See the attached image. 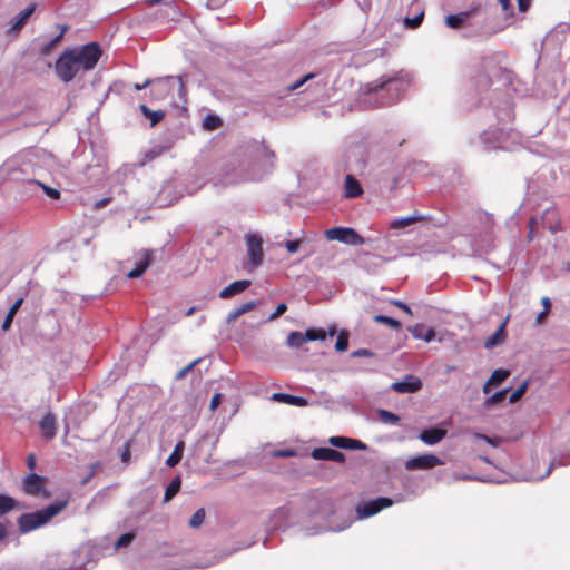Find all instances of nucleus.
<instances>
[{"label":"nucleus","mask_w":570,"mask_h":570,"mask_svg":"<svg viewBox=\"0 0 570 570\" xmlns=\"http://www.w3.org/2000/svg\"><path fill=\"white\" fill-rule=\"evenodd\" d=\"M277 455L278 456H283V458H291V456L295 455V451H293V450H284V451L277 452Z\"/></svg>","instance_id":"0e129e2a"},{"label":"nucleus","mask_w":570,"mask_h":570,"mask_svg":"<svg viewBox=\"0 0 570 570\" xmlns=\"http://www.w3.org/2000/svg\"><path fill=\"white\" fill-rule=\"evenodd\" d=\"M541 302H542V305L544 306V311H549L551 307V302H550L549 297H543L541 299Z\"/></svg>","instance_id":"69168bd1"},{"label":"nucleus","mask_w":570,"mask_h":570,"mask_svg":"<svg viewBox=\"0 0 570 570\" xmlns=\"http://www.w3.org/2000/svg\"><path fill=\"white\" fill-rule=\"evenodd\" d=\"M18 505V502L6 494H0V517L7 514Z\"/></svg>","instance_id":"c85d7f7f"},{"label":"nucleus","mask_w":570,"mask_h":570,"mask_svg":"<svg viewBox=\"0 0 570 570\" xmlns=\"http://www.w3.org/2000/svg\"><path fill=\"white\" fill-rule=\"evenodd\" d=\"M181 485V481L179 476L174 478L170 483L167 485L164 494V501H170L178 492Z\"/></svg>","instance_id":"bb28decb"},{"label":"nucleus","mask_w":570,"mask_h":570,"mask_svg":"<svg viewBox=\"0 0 570 570\" xmlns=\"http://www.w3.org/2000/svg\"><path fill=\"white\" fill-rule=\"evenodd\" d=\"M305 336H306V342L324 340L326 337V333L323 328H309L305 332Z\"/></svg>","instance_id":"e433bc0d"},{"label":"nucleus","mask_w":570,"mask_h":570,"mask_svg":"<svg viewBox=\"0 0 570 570\" xmlns=\"http://www.w3.org/2000/svg\"><path fill=\"white\" fill-rule=\"evenodd\" d=\"M435 337V332L433 328H425L423 334V340L425 342H431Z\"/></svg>","instance_id":"bf43d9fd"},{"label":"nucleus","mask_w":570,"mask_h":570,"mask_svg":"<svg viewBox=\"0 0 570 570\" xmlns=\"http://www.w3.org/2000/svg\"><path fill=\"white\" fill-rule=\"evenodd\" d=\"M306 342L305 333L291 332L287 336V345L291 347H299Z\"/></svg>","instance_id":"2f4dec72"},{"label":"nucleus","mask_w":570,"mask_h":570,"mask_svg":"<svg viewBox=\"0 0 570 570\" xmlns=\"http://www.w3.org/2000/svg\"><path fill=\"white\" fill-rule=\"evenodd\" d=\"M412 335L415 337V338H421L423 340V334H424V331H425V327L424 325L422 324H417L415 325L413 328L410 330Z\"/></svg>","instance_id":"864d4df0"},{"label":"nucleus","mask_w":570,"mask_h":570,"mask_svg":"<svg viewBox=\"0 0 570 570\" xmlns=\"http://www.w3.org/2000/svg\"><path fill=\"white\" fill-rule=\"evenodd\" d=\"M531 0H518V9L520 12H527L530 8Z\"/></svg>","instance_id":"4d7b16f0"},{"label":"nucleus","mask_w":570,"mask_h":570,"mask_svg":"<svg viewBox=\"0 0 570 570\" xmlns=\"http://www.w3.org/2000/svg\"><path fill=\"white\" fill-rule=\"evenodd\" d=\"M8 537V528L4 523L0 522V542Z\"/></svg>","instance_id":"680f3d73"},{"label":"nucleus","mask_w":570,"mask_h":570,"mask_svg":"<svg viewBox=\"0 0 570 570\" xmlns=\"http://www.w3.org/2000/svg\"><path fill=\"white\" fill-rule=\"evenodd\" d=\"M328 240H338L347 245H363L364 238L350 227H334L325 230Z\"/></svg>","instance_id":"20e7f679"},{"label":"nucleus","mask_w":570,"mask_h":570,"mask_svg":"<svg viewBox=\"0 0 570 570\" xmlns=\"http://www.w3.org/2000/svg\"><path fill=\"white\" fill-rule=\"evenodd\" d=\"M377 415H379L380 420L384 423L396 424L400 421V417L396 414H394L387 410H379Z\"/></svg>","instance_id":"c9c22d12"},{"label":"nucleus","mask_w":570,"mask_h":570,"mask_svg":"<svg viewBox=\"0 0 570 570\" xmlns=\"http://www.w3.org/2000/svg\"><path fill=\"white\" fill-rule=\"evenodd\" d=\"M26 463H27L28 469L33 471L36 469V464H37L36 455L33 453L28 454Z\"/></svg>","instance_id":"6e6d98bb"},{"label":"nucleus","mask_w":570,"mask_h":570,"mask_svg":"<svg viewBox=\"0 0 570 570\" xmlns=\"http://www.w3.org/2000/svg\"><path fill=\"white\" fill-rule=\"evenodd\" d=\"M220 402H222V394L220 393L214 394V396L212 397V401H210L209 410L212 412H214L218 407Z\"/></svg>","instance_id":"5fc2aeb1"},{"label":"nucleus","mask_w":570,"mask_h":570,"mask_svg":"<svg viewBox=\"0 0 570 570\" xmlns=\"http://www.w3.org/2000/svg\"><path fill=\"white\" fill-rule=\"evenodd\" d=\"M134 538H135V535L132 533L121 534L116 542V547L117 548L127 547L132 542Z\"/></svg>","instance_id":"37998d69"},{"label":"nucleus","mask_w":570,"mask_h":570,"mask_svg":"<svg viewBox=\"0 0 570 570\" xmlns=\"http://www.w3.org/2000/svg\"><path fill=\"white\" fill-rule=\"evenodd\" d=\"M410 81L402 71L393 75H383L362 88L363 104L377 108L387 107L397 102L407 90Z\"/></svg>","instance_id":"f257e3e1"},{"label":"nucleus","mask_w":570,"mask_h":570,"mask_svg":"<svg viewBox=\"0 0 570 570\" xmlns=\"http://www.w3.org/2000/svg\"><path fill=\"white\" fill-rule=\"evenodd\" d=\"M299 245H301V240L294 239V240H287L285 244V247L291 254H294L298 250Z\"/></svg>","instance_id":"8fccbe9b"},{"label":"nucleus","mask_w":570,"mask_h":570,"mask_svg":"<svg viewBox=\"0 0 570 570\" xmlns=\"http://www.w3.org/2000/svg\"><path fill=\"white\" fill-rule=\"evenodd\" d=\"M153 83V80L150 79H147L144 83H135L134 85V89L139 91V90H142L145 89L146 87L150 86Z\"/></svg>","instance_id":"e2e57ef3"},{"label":"nucleus","mask_w":570,"mask_h":570,"mask_svg":"<svg viewBox=\"0 0 570 570\" xmlns=\"http://www.w3.org/2000/svg\"><path fill=\"white\" fill-rule=\"evenodd\" d=\"M391 387L397 393H414L422 387V382L420 379L409 375L404 381L394 382Z\"/></svg>","instance_id":"f8f14e48"},{"label":"nucleus","mask_w":570,"mask_h":570,"mask_svg":"<svg viewBox=\"0 0 570 570\" xmlns=\"http://www.w3.org/2000/svg\"><path fill=\"white\" fill-rule=\"evenodd\" d=\"M170 79H173V77L158 78L156 80H153V87L150 89L151 99L160 100L167 98L170 95Z\"/></svg>","instance_id":"9d476101"},{"label":"nucleus","mask_w":570,"mask_h":570,"mask_svg":"<svg viewBox=\"0 0 570 570\" xmlns=\"http://www.w3.org/2000/svg\"><path fill=\"white\" fill-rule=\"evenodd\" d=\"M478 219L480 224L482 225V228L487 235H491L492 228L494 226V218L492 215L485 213V212H479L478 213Z\"/></svg>","instance_id":"cd10ccee"},{"label":"nucleus","mask_w":570,"mask_h":570,"mask_svg":"<svg viewBox=\"0 0 570 570\" xmlns=\"http://www.w3.org/2000/svg\"><path fill=\"white\" fill-rule=\"evenodd\" d=\"M45 191V194L49 197H51L52 199H59L60 198V191L56 188H52V187H49L47 185H43L42 183L40 181H36Z\"/></svg>","instance_id":"79ce46f5"},{"label":"nucleus","mask_w":570,"mask_h":570,"mask_svg":"<svg viewBox=\"0 0 570 570\" xmlns=\"http://www.w3.org/2000/svg\"><path fill=\"white\" fill-rule=\"evenodd\" d=\"M508 321H509V317H507L503 323L498 327V330L487 338L485 343H484V346L487 348H491V347H494L501 343L504 342L505 337H507V333H505V326L508 324Z\"/></svg>","instance_id":"aec40b11"},{"label":"nucleus","mask_w":570,"mask_h":570,"mask_svg":"<svg viewBox=\"0 0 570 570\" xmlns=\"http://www.w3.org/2000/svg\"><path fill=\"white\" fill-rule=\"evenodd\" d=\"M507 393H508V390H501V391L495 392L492 396H490L485 400V405L490 406V405H493V404L504 401V399L507 397Z\"/></svg>","instance_id":"ea45409f"},{"label":"nucleus","mask_w":570,"mask_h":570,"mask_svg":"<svg viewBox=\"0 0 570 570\" xmlns=\"http://www.w3.org/2000/svg\"><path fill=\"white\" fill-rule=\"evenodd\" d=\"M312 458L322 461L345 462V454L331 448H316L312 451Z\"/></svg>","instance_id":"1a4fd4ad"},{"label":"nucleus","mask_w":570,"mask_h":570,"mask_svg":"<svg viewBox=\"0 0 570 570\" xmlns=\"http://www.w3.org/2000/svg\"><path fill=\"white\" fill-rule=\"evenodd\" d=\"M36 8H37V4L36 3H31L24 10H22L19 14H17L12 19V24H11V27L9 29V32L10 33H16V35L19 33L22 30V28L24 27V24L27 23L28 19L35 12Z\"/></svg>","instance_id":"ddd939ff"},{"label":"nucleus","mask_w":570,"mask_h":570,"mask_svg":"<svg viewBox=\"0 0 570 570\" xmlns=\"http://www.w3.org/2000/svg\"><path fill=\"white\" fill-rule=\"evenodd\" d=\"M23 299L22 298H19L17 299L13 305L9 308L6 317H4V321L2 323V330L3 331H8L12 324V321L14 318V315L17 314L18 309L20 308L21 304H22Z\"/></svg>","instance_id":"a878e982"},{"label":"nucleus","mask_w":570,"mask_h":570,"mask_svg":"<svg viewBox=\"0 0 570 570\" xmlns=\"http://www.w3.org/2000/svg\"><path fill=\"white\" fill-rule=\"evenodd\" d=\"M247 249L249 261L254 266H258L263 259V240L257 235L247 237Z\"/></svg>","instance_id":"6e6552de"},{"label":"nucleus","mask_w":570,"mask_h":570,"mask_svg":"<svg viewBox=\"0 0 570 570\" xmlns=\"http://www.w3.org/2000/svg\"><path fill=\"white\" fill-rule=\"evenodd\" d=\"M242 316L238 307H236L235 309L230 311L226 317V323L227 324H233L235 323L239 317Z\"/></svg>","instance_id":"3c124183"},{"label":"nucleus","mask_w":570,"mask_h":570,"mask_svg":"<svg viewBox=\"0 0 570 570\" xmlns=\"http://www.w3.org/2000/svg\"><path fill=\"white\" fill-rule=\"evenodd\" d=\"M482 9L481 3H473L469 9L461 11L462 13H466V20L471 17L478 14Z\"/></svg>","instance_id":"49530a36"},{"label":"nucleus","mask_w":570,"mask_h":570,"mask_svg":"<svg viewBox=\"0 0 570 570\" xmlns=\"http://www.w3.org/2000/svg\"><path fill=\"white\" fill-rule=\"evenodd\" d=\"M47 478L37 473H29L22 480V491L29 495H42L49 498L50 492L46 490Z\"/></svg>","instance_id":"39448f33"},{"label":"nucleus","mask_w":570,"mask_h":570,"mask_svg":"<svg viewBox=\"0 0 570 570\" xmlns=\"http://www.w3.org/2000/svg\"><path fill=\"white\" fill-rule=\"evenodd\" d=\"M206 511L204 508H199L190 518L189 525L191 528H199L205 520Z\"/></svg>","instance_id":"f704fd0d"},{"label":"nucleus","mask_w":570,"mask_h":570,"mask_svg":"<svg viewBox=\"0 0 570 570\" xmlns=\"http://www.w3.org/2000/svg\"><path fill=\"white\" fill-rule=\"evenodd\" d=\"M425 219H426V217L423 216L421 213L414 212L410 216L393 219L390 223V228L391 229H402V228H405V227H407L410 225H413L415 223L423 222Z\"/></svg>","instance_id":"a211bd4d"},{"label":"nucleus","mask_w":570,"mask_h":570,"mask_svg":"<svg viewBox=\"0 0 570 570\" xmlns=\"http://www.w3.org/2000/svg\"><path fill=\"white\" fill-rule=\"evenodd\" d=\"M272 400L276 401V402L294 405V406H306L308 403L307 400L304 397L295 396V395L286 394V393H274L272 395Z\"/></svg>","instance_id":"412c9836"},{"label":"nucleus","mask_w":570,"mask_h":570,"mask_svg":"<svg viewBox=\"0 0 570 570\" xmlns=\"http://www.w3.org/2000/svg\"><path fill=\"white\" fill-rule=\"evenodd\" d=\"M466 21V13L459 12L445 17V24L451 29H460Z\"/></svg>","instance_id":"393cba45"},{"label":"nucleus","mask_w":570,"mask_h":570,"mask_svg":"<svg viewBox=\"0 0 570 570\" xmlns=\"http://www.w3.org/2000/svg\"><path fill=\"white\" fill-rule=\"evenodd\" d=\"M442 464H443V461L439 456H436L432 453H428V454H422V455H417V456L409 459L405 462V469L410 470V471L429 470V469H432V468H435V466H439Z\"/></svg>","instance_id":"423d86ee"},{"label":"nucleus","mask_w":570,"mask_h":570,"mask_svg":"<svg viewBox=\"0 0 570 570\" xmlns=\"http://www.w3.org/2000/svg\"><path fill=\"white\" fill-rule=\"evenodd\" d=\"M528 382H523L519 387H517L509 396L510 403L518 402L527 392Z\"/></svg>","instance_id":"4c0bfd02"},{"label":"nucleus","mask_w":570,"mask_h":570,"mask_svg":"<svg viewBox=\"0 0 570 570\" xmlns=\"http://www.w3.org/2000/svg\"><path fill=\"white\" fill-rule=\"evenodd\" d=\"M373 320L375 323L385 324L389 327L396 330V331L401 330V327H402V324L400 321H397L393 317H390V316L379 314V315H375L373 317Z\"/></svg>","instance_id":"7c9ffc66"},{"label":"nucleus","mask_w":570,"mask_h":570,"mask_svg":"<svg viewBox=\"0 0 570 570\" xmlns=\"http://www.w3.org/2000/svg\"><path fill=\"white\" fill-rule=\"evenodd\" d=\"M41 435L47 439L51 440L56 436L57 433V423L55 415L49 412L47 413L42 420L39 423Z\"/></svg>","instance_id":"2eb2a0df"},{"label":"nucleus","mask_w":570,"mask_h":570,"mask_svg":"<svg viewBox=\"0 0 570 570\" xmlns=\"http://www.w3.org/2000/svg\"><path fill=\"white\" fill-rule=\"evenodd\" d=\"M250 284L252 282L249 279H240L233 282L232 284H229L219 292V297L223 299L230 298L236 294H239L247 289L250 286Z\"/></svg>","instance_id":"f3484780"},{"label":"nucleus","mask_w":570,"mask_h":570,"mask_svg":"<svg viewBox=\"0 0 570 570\" xmlns=\"http://www.w3.org/2000/svg\"><path fill=\"white\" fill-rule=\"evenodd\" d=\"M265 154L269 158H275V153L268 148H265Z\"/></svg>","instance_id":"774afa93"},{"label":"nucleus","mask_w":570,"mask_h":570,"mask_svg":"<svg viewBox=\"0 0 570 570\" xmlns=\"http://www.w3.org/2000/svg\"><path fill=\"white\" fill-rule=\"evenodd\" d=\"M549 313V311H543L541 312L538 316H537V323L538 324H541L543 322V320L546 318L547 314Z\"/></svg>","instance_id":"338daca9"},{"label":"nucleus","mask_w":570,"mask_h":570,"mask_svg":"<svg viewBox=\"0 0 570 570\" xmlns=\"http://www.w3.org/2000/svg\"><path fill=\"white\" fill-rule=\"evenodd\" d=\"M139 109L141 114L150 120L151 126H156L165 118V111L163 110H151L146 105H140Z\"/></svg>","instance_id":"b1692460"},{"label":"nucleus","mask_w":570,"mask_h":570,"mask_svg":"<svg viewBox=\"0 0 570 570\" xmlns=\"http://www.w3.org/2000/svg\"><path fill=\"white\" fill-rule=\"evenodd\" d=\"M446 435V430L442 428H432L423 430L420 433V440L428 444V445H434L442 441Z\"/></svg>","instance_id":"dca6fc26"},{"label":"nucleus","mask_w":570,"mask_h":570,"mask_svg":"<svg viewBox=\"0 0 570 570\" xmlns=\"http://www.w3.org/2000/svg\"><path fill=\"white\" fill-rule=\"evenodd\" d=\"M363 194V188L358 180L352 175H347L344 181V197L356 198Z\"/></svg>","instance_id":"6ab92c4d"},{"label":"nucleus","mask_w":570,"mask_h":570,"mask_svg":"<svg viewBox=\"0 0 570 570\" xmlns=\"http://www.w3.org/2000/svg\"><path fill=\"white\" fill-rule=\"evenodd\" d=\"M393 304L395 306H397L399 308H401L402 311H404L406 314L412 315V309L405 303H403L401 301H394Z\"/></svg>","instance_id":"13d9d810"},{"label":"nucleus","mask_w":570,"mask_h":570,"mask_svg":"<svg viewBox=\"0 0 570 570\" xmlns=\"http://www.w3.org/2000/svg\"><path fill=\"white\" fill-rule=\"evenodd\" d=\"M509 370L498 368L493 371L491 376L488 380V384H493V386L500 385L502 382H504L510 376Z\"/></svg>","instance_id":"c756f323"},{"label":"nucleus","mask_w":570,"mask_h":570,"mask_svg":"<svg viewBox=\"0 0 570 570\" xmlns=\"http://www.w3.org/2000/svg\"><path fill=\"white\" fill-rule=\"evenodd\" d=\"M393 504V501L389 498H377L363 505H357L356 512L361 519L372 517L379 513L382 509L389 508Z\"/></svg>","instance_id":"0eeeda50"},{"label":"nucleus","mask_w":570,"mask_h":570,"mask_svg":"<svg viewBox=\"0 0 570 570\" xmlns=\"http://www.w3.org/2000/svg\"><path fill=\"white\" fill-rule=\"evenodd\" d=\"M314 78V73H308L306 76H304L303 78H301L299 80L295 81L294 83H292L289 87H288V90L293 91V90H296L298 89L299 87H302L307 80Z\"/></svg>","instance_id":"de8ad7c7"},{"label":"nucleus","mask_w":570,"mask_h":570,"mask_svg":"<svg viewBox=\"0 0 570 570\" xmlns=\"http://www.w3.org/2000/svg\"><path fill=\"white\" fill-rule=\"evenodd\" d=\"M287 311V305L285 303H281L277 305L276 309L268 316V321H274L281 315H283Z\"/></svg>","instance_id":"c03bdc74"},{"label":"nucleus","mask_w":570,"mask_h":570,"mask_svg":"<svg viewBox=\"0 0 570 570\" xmlns=\"http://www.w3.org/2000/svg\"><path fill=\"white\" fill-rule=\"evenodd\" d=\"M68 30V27L67 26H61V31L58 36H56L49 43L45 45L42 48H41V53L42 55H49L51 49L53 47H56L63 38V35L66 33V31Z\"/></svg>","instance_id":"473e14b6"},{"label":"nucleus","mask_w":570,"mask_h":570,"mask_svg":"<svg viewBox=\"0 0 570 570\" xmlns=\"http://www.w3.org/2000/svg\"><path fill=\"white\" fill-rule=\"evenodd\" d=\"M222 124V119L216 115H207L203 121V126L207 130H215L219 128Z\"/></svg>","instance_id":"72a5a7b5"},{"label":"nucleus","mask_w":570,"mask_h":570,"mask_svg":"<svg viewBox=\"0 0 570 570\" xmlns=\"http://www.w3.org/2000/svg\"><path fill=\"white\" fill-rule=\"evenodd\" d=\"M374 353L367 348H360L352 353V357H373Z\"/></svg>","instance_id":"603ef678"},{"label":"nucleus","mask_w":570,"mask_h":570,"mask_svg":"<svg viewBox=\"0 0 570 570\" xmlns=\"http://www.w3.org/2000/svg\"><path fill=\"white\" fill-rule=\"evenodd\" d=\"M131 441H127L124 445V449L121 451V461L124 463H128L131 458V451H130Z\"/></svg>","instance_id":"a18cd8bd"},{"label":"nucleus","mask_w":570,"mask_h":570,"mask_svg":"<svg viewBox=\"0 0 570 570\" xmlns=\"http://www.w3.org/2000/svg\"><path fill=\"white\" fill-rule=\"evenodd\" d=\"M328 443L338 449L345 450H365L366 444L360 440L346 436H331Z\"/></svg>","instance_id":"9b49d317"},{"label":"nucleus","mask_w":570,"mask_h":570,"mask_svg":"<svg viewBox=\"0 0 570 570\" xmlns=\"http://www.w3.org/2000/svg\"><path fill=\"white\" fill-rule=\"evenodd\" d=\"M257 306L256 301H249L238 306V309L242 315H244L247 312L253 311Z\"/></svg>","instance_id":"09e8293b"},{"label":"nucleus","mask_w":570,"mask_h":570,"mask_svg":"<svg viewBox=\"0 0 570 570\" xmlns=\"http://www.w3.org/2000/svg\"><path fill=\"white\" fill-rule=\"evenodd\" d=\"M101 56L102 50L97 42L65 50L56 61V73L61 81L70 82L78 72L92 70Z\"/></svg>","instance_id":"f03ea898"},{"label":"nucleus","mask_w":570,"mask_h":570,"mask_svg":"<svg viewBox=\"0 0 570 570\" xmlns=\"http://www.w3.org/2000/svg\"><path fill=\"white\" fill-rule=\"evenodd\" d=\"M70 499L71 494L66 492L57 497L56 500L46 508L32 513L21 514L17 520L19 531L21 533H28L46 525L53 517L67 508Z\"/></svg>","instance_id":"7ed1b4c3"},{"label":"nucleus","mask_w":570,"mask_h":570,"mask_svg":"<svg viewBox=\"0 0 570 570\" xmlns=\"http://www.w3.org/2000/svg\"><path fill=\"white\" fill-rule=\"evenodd\" d=\"M153 259V252L144 250L140 254V258L136 262V266L128 274V278H138L145 274Z\"/></svg>","instance_id":"4468645a"},{"label":"nucleus","mask_w":570,"mask_h":570,"mask_svg":"<svg viewBox=\"0 0 570 570\" xmlns=\"http://www.w3.org/2000/svg\"><path fill=\"white\" fill-rule=\"evenodd\" d=\"M348 347V334L346 332H341L337 336L335 348L338 352H344Z\"/></svg>","instance_id":"58836bf2"},{"label":"nucleus","mask_w":570,"mask_h":570,"mask_svg":"<svg viewBox=\"0 0 570 570\" xmlns=\"http://www.w3.org/2000/svg\"><path fill=\"white\" fill-rule=\"evenodd\" d=\"M498 2L500 3V6L504 12H509L512 10L510 0H498Z\"/></svg>","instance_id":"052dcab7"},{"label":"nucleus","mask_w":570,"mask_h":570,"mask_svg":"<svg viewBox=\"0 0 570 570\" xmlns=\"http://www.w3.org/2000/svg\"><path fill=\"white\" fill-rule=\"evenodd\" d=\"M411 9H414L415 10V14L414 17L410 18V17H406L404 19V26L407 27V28H411V29H415L417 28L422 21H423V18H424V10L421 8V4L419 2H413L411 4Z\"/></svg>","instance_id":"4be33fe9"},{"label":"nucleus","mask_w":570,"mask_h":570,"mask_svg":"<svg viewBox=\"0 0 570 570\" xmlns=\"http://www.w3.org/2000/svg\"><path fill=\"white\" fill-rule=\"evenodd\" d=\"M184 450H185V442L178 441L174 448V451L167 458L166 464L169 468H174L175 465H177L183 459Z\"/></svg>","instance_id":"5701e85b"},{"label":"nucleus","mask_w":570,"mask_h":570,"mask_svg":"<svg viewBox=\"0 0 570 570\" xmlns=\"http://www.w3.org/2000/svg\"><path fill=\"white\" fill-rule=\"evenodd\" d=\"M202 360L200 358H197L195 361H193L191 363H189L188 365H186L185 367H183L180 371L177 372L175 379L176 380H183L184 377H186V375L191 372L194 370V367L200 362Z\"/></svg>","instance_id":"a19ab883"}]
</instances>
